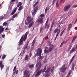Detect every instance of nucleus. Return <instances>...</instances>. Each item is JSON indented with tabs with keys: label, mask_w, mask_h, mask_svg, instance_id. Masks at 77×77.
I'll return each mask as SVG.
<instances>
[{
	"label": "nucleus",
	"mask_w": 77,
	"mask_h": 77,
	"mask_svg": "<svg viewBox=\"0 0 77 77\" xmlns=\"http://www.w3.org/2000/svg\"><path fill=\"white\" fill-rule=\"evenodd\" d=\"M36 67H38L36 69V71H38V72L36 73V74L35 75V77H38V75H40L41 74L42 72V69L40 70V69H41V66H42V64H41V61H40L37 63V64L35 66Z\"/></svg>",
	"instance_id": "1"
},
{
	"label": "nucleus",
	"mask_w": 77,
	"mask_h": 77,
	"mask_svg": "<svg viewBox=\"0 0 77 77\" xmlns=\"http://www.w3.org/2000/svg\"><path fill=\"white\" fill-rule=\"evenodd\" d=\"M29 33V32L28 31L24 35H23L21 37V39L18 42V45L19 46H20V45H21L23 42V41L24 42L26 40V39H27V35H28Z\"/></svg>",
	"instance_id": "2"
},
{
	"label": "nucleus",
	"mask_w": 77,
	"mask_h": 77,
	"mask_svg": "<svg viewBox=\"0 0 77 77\" xmlns=\"http://www.w3.org/2000/svg\"><path fill=\"white\" fill-rule=\"evenodd\" d=\"M50 69H51V67L47 68V66H45L43 70H42V72H45V77H48L50 75V73H48V72H50Z\"/></svg>",
	"instance_id": "3"
},
{
	"label": "nucleus",
	"mask_w": 77,
	"mask_h": 77,
	"mask_svg": "<svg viewBox=\"0 0 77 77\" xmlns=\"http://www.w3.org/2000/svg\"><path fill=\"white\" fill-rule=\"evenodd\" d=\"M37 53L35 54V56H39V57H38L39 59L40 60H42L43 58H44V56H41V53H42V49L41 48H39L37 50Z\"/></svg>",
	"instance_id": "4"
},
{
	"label": "nucleus",
	"mask_w": 77,
	"mask_h": 77,
	"mask_svg": "<svg viewBox=\"0 0 77 77\" xmlns=\"http://www.w3.org/2000/svg\"><path fill=\"white\" fill-rule=\"evenodd\" d=\"M31 18V17L28 16L27 17V19L25 21V23L26 25H27V24H30L31 22V21H32L33 20V17H32Z\"/></svg>",
	"instance_id": "5"
},
{
	"label": "nucleus",
	"mask_w": 77,
	"mask_h": 77,
	"mask_svg": "<svg viewBox=\"0 0 77 77\" xmlns=\"http://www.w3.org/2000/svg\"><path fill=\"white\" fill-rule=\"evenodd\" d=\"M23 75H24L23 77H29L30 74H29V72L28 70H25L23 72Z\"/></svg>",
	"instance_id": "6"
},
{
	"label": "nucleus",
	"mask_w": 77,
	"mask_h": 77,
	"mask_svg": "<svg viewBox=\"0 0 77 77\" xmlns=\"http://www.w3.org/2000/svg\"><path fill=\"white\" fill-rule=\"evenodd\" d=\"M38 6H37L34 8V10L32 12V15L33 16V17H34L35 15V14H36L37 11H38Z\"/></svg>",
	"instance_id": "7"
},
{
	"label": "nucleus",
	"mask_w": 77,
	"mask_h": 77,
	"mask_svg": "<svg viewBox=\"0 0 77 77\" xmlns=\"http://www.w3.org/2000/svg\"><path fill=\"white\" fill-rule=\"evenodd\" d=\"M36 22H38L40 24H42L43 22H44V20H43V18L42 17L41 18H39L37 20H36Z\"/></svg>",
	"instance_id": "8"
},
{
	"label": "nucleus",
	"mask_w": 77,
	"mask_h": 77,
	"mask_svg": "<svg viewBox=\"0 0 77 77\" xmlns=\"http://www.w3.org/2000/svg\"><path fill=\"white\" fill-rule=\"evenodd\" d=\"M70 7H71V5H70L65 6L64 8V11H68V10H69V9L70 8Z\"/></svg>",
	"instance_id": "9"
},
{
	"label": "nucleus",
	"mask_w": 77,
	"mask_h": 77,
	"mask_svg": "<svg viewBox=\"0 0 77 77\" xmlns=\"http://www.w3.org/2000/svg\"><path fill=\"white\" fill-rule=\"evenodd\" d=\"M65 64L63 65L61 67V68L60 69V71L61 72H64L65 71Z\"/></svg>",
	"instance_id": "10"
},
{
	"label": "nucleus",
	"mask_w": 77,
	"mask_h": 77,
	"mask_svg": "<svg viewBox=\"0 0 77 77\" xmlns=\"http://www.w3.org/2000/svg\"><path fill=\"white\" fill-rule=\"evenodd\" d=\"M3 31H4L3 26H0V34H2V33Z\"/></svg>",
	"instance_id": "11"
},
{
	"label": "nucleus",
	"mask_w": 77,
	"mask_h": 77,
	"mask_svg": "<svg viewBox=\"0 0 77 77\" xmlns=\"http://www.w3.org/2000/svg\"><path fill=\"white\" fill-rule=\"evenodd\" d=\"M60 29H59V32H57V34L56 36V37L54 39V41H56V39H57V37L58 36V35H59V33H60Z\"/></svg>",
	"instance_id": "12"
},
{
	"label": "nucleus",
	"mask_w": 77,
	"mask_h": 77,
	"mask_svg": "<svg viewBox=\"0 0 77 77\" xmlns=\"http://www.w3.org/2000/svg\"><path fill=\"white\" fill-rule=\"evenodd\" d=\"M28 45H29V42H28L27 45L25 46V47L24 48V50H25V49H27V50H29V49L30 48V46H28Z\"/></svg>",
	"instance_id": "13"
},
{
	"label": "nucleus",
	"mask_w": 77,
	"mask_h": 77,
	"mask_svg": "<svg viewBox=\"0 0 77 77\" xmlns=\"http://www.w3.org/2000/svg\"><path fill=\"white\" fill-rule=\"evenodd\" d=\"M45 29H48V28H49V27H50V24H48V23H45Z\"/></svg>",
	"instance_id": "14"
},
{
	"label": "nucleus",
	"mask_w": 77,
	"mask_h": 77,
	"mask_svg": "<svg viewBox=\"0 0 77 77\" xmlns=\"http://www.w3.org/2000/svg\"><path fill=\"white\" fill-rule=\"evenodd\" d=\"M77 36H75L73 37L72 41V42H71L72 44L73 42H74V41H75V40L76 38H77Z\"/></svg>",
	"instance_id": "15"
},
{
	"label": "nucleus",
	"mask_w": 77,
	"mask_h": 77,
	"mask_svg": "<svg viewBox=\"0 0 77 77\" xmlns=\"http://www.w3.org/2000/svg\"><path fill=\"white\" fill-rule=\"evenodd\" d=\"M74 51H75V48L74 47H73L72 48V50L70 51V53H73Z\"/></svg>",
	"instance_id": "16"
},
{
	"label": "nucleus",
	"mask_w": 77,
	"mask_h": 77,
	"mask_svg": "<svg viewBox=\"0 0 77 77\" xmlns=\"http://www.w3.org/2000/svg\"><path fill=\"white\" fill-rule=\"evenodd\" d=\"M33 24H34V22H33V21H32L30 24L29 25L28 28H30V27H32V26L33 25Z\"/></svg>",
	"instance_id": "17"
},
{
	"label": "nucleus",
	"mask_w": 77,
	"mask_h": 77,
	"mask_svg": "<svg viewBox=\"0 0 77 77\" xmlns=\"http://www.w3.org/2000/svg\"><path fill=\"white\" fill-rule=\"evenodd\" d=\"M21 5H22V3L21 2H20L19 3H18V4L17 5V8H18L20 6H21Z\"/></svg>",
	"instance_id": "18"
},
{
	"label": "nucleus",
	"mask_w": 77,
	"mask_h": 77,
	"mask_svg": "<svg viewBox=\"0 0 77 77\" xmlns=\"http://www.w3.org/2000/svg\"><path fill=\"white\" fill-rule=\"evenodd\" d=\"M48 35H47L45 37V38L43 39V41L42 42H44L45 41L44 40H45H45H47V39H48Z\"/></svg>",
	"instance_id": "19"
},
{
	"label": "nucleus",
	"mask_w": 77,
	"mask_h": 77,
	"mask_svg": "<svg viewBox=\"0 0 77 77\" xmlns=\"http://www.w3.org/2000/svg\"><path fill=\"white\" fill-rule=\"evenodd\" d=\"M38 3H39V2L38 1H37L35 3L34 5H33V8H34L35 7V6H36L37 5H38Z\"/></svg>",
	"instance_id": "20"
},
{
	"label": "nucleus",
	"mask_w": 77,
	"mask_h": 77,
	"mask_svg": "<svg viewBox=\"0 0 77 77\" xmlns=\"http://www.w3.org/2000/svg\"><path fill=\"white\" fill-rule=\"evenodd\" d=\"M52 51V48H49V49L48 50V53H50Z\"/></svg>",
	"instance_id": "21"
},
{
	"label": "nucleus",
	"mask_w": 77,
	"mask_h": 77,
	"mask_svg": "<svg viewBox=\"0 0 77 77\" xmlns=\"http://www.w3.org/2000/svg\"><path fill=\"white\" fill-rule=\"evenodd\" d=\"M59 29H59L58 28L56 29L54 31V33H56V32H57V31H58V32H59Z\"/></svg>",
	"instance_id": "22"
},
{
	"label": "nucleus",
	"mask_w": 77,
	"mask_h": 77,
	"mask_svg": "<svg viewBox=\"0 0 77 77\" xmlns=\"http://www.w3.org/2000/svg\"><path fill=\"white\" fill-rule=\"evenodd\" d=\"M64 44H65V41H63L62 42L60 46V47H62V46H63V45Z\"/></svg>",
	"instance_id": "23"
},
{
	"label": "nucleus",
	"mask_w": 77,
	"mask_h": 77,
	"mask_svg": "<svg viewBox=\"0 0 77 77\" xmlns=\"http://www.w3.org/2000/svg\"><path fill=\"white\" fill-rule=\"evenodd\" d=\"M29 58V55H27L25 58V60H28V58Z\"/></svg>",
	"instance_id": "24"
},
{
	"label": "nucleus",
	"mask_w": 77,
	"mask_h": 77,
	"mask_svg": "<svg viewBox=\"0 0 77 77\" xmlns=\"http://www.w3.org/2000/svg\"><path fill=\"white\" fill-rule=\"evenodd\" d=\"M18 15V14H16L13 15L12 16V17L13 18H15L16 17H17V16Z\"/></svg>",
	"instance_id": "25"
},
{
	"label": "nucleus",
	"mask_w": 77,
	"mask_h": 77,
	"mask_svg": "<svg viewBox=\"0 0 77 77\" xmlns=\"http://www.w3.org/2000/svg\"><path fill=\"white\" fill-rule=\"evenodd\" d=\"M46 49H48V47H46L45 48V49L44 50L45 53H48V50H46Z\"/></svg>",
	"instance_id": "26"
},
{
	"label": "nucleus",
	"mask_w": 77,
	"mask_h": 77,
	"mask_svg": "<svg viewBox=\"0 0 77 77\" xmlns=\"http://www.w3.org/2000/svg\"><path fill=\"white\" fill-rule=\"evenodd\" d=\"M35 43V40H34L32 42V47H33V46H34Z\"/></svg>",
	"instance_id": "27"
},
{
	"label": "nucleus",
	"mask_w": 77,
	"mask_h": 77,
	"mask_svg": "<svg viewBox=\"0 0 77 77\" xmlns=\"http://www.w3.org/2000/svg\"><path fill=\"white\" fill-rule=\"evenodd\" d=\"M59 2V1L57 0V2L56 3V8H57V7H59V4H58V2Z\"/></svg>",
	"instance_id": "28"
},
{
	"label": "nucleus",
	"mask_w": 77,
	"mask_h": 77,
	"mask_svg": "<svg viewBox=\"0 0 77 77\" xmlns=\"http://www.w3.org/2000/svg\"><path fill=\"white\" fill-rule=\"evenodd\" d=\"M23 8V6H20V7H19V9L18 10V11H21V10H22Z\"/></svg>",
	"instance_id": "29"
},
{
	"label": "nucleus",
	"mask_w": 77,
	"mask_h": 77,
	"mask_svg": "<svg viewBox=\"0 0 77 77\" xmlns=\"http://www.w3.org/2000/svg\"><path fill=\"white\" fill-rule=\"evenodd\" d=\"M75 64L74 63H72V70H74V66H75Z\"/></svg>",
	"instance_id": "30"
},
{
	"label": "nucleus",
	"mask_w": 77,
	"mask_h": 77,
	"mask_svg": "<svg viewBox=\"0 0 77 77\" xmlns=\"http://www.w3.org/2000/svg\"><path fill=\"white\" fill-rule=\"evenodd\" d=\"M47 11H48V7H47L45 10V14H47Z\"/></svg>",
	"instance_id": "31"
},
{
	"label": "nucleus",
	"mask_w": 77,
	"mask_h": 77,
	"mask_svg": "<svg viewBox=\"0 0 77 77\" xmlns=\"http://www.w3.org/2000/svg\"><path fill=\"white\" fill-rule=\"evenodd\" d=\"M16 0H11V1L10 2V5H12L13 3V2H15Z\"/></svg>",
	"instance_id": "32"
},
{
	"label": "nucleus",
	"mask_w": 77,
	"mask_h": 77,
	"mask_svg": "<svg viewBox=\"0 0 77 77\" xmlns=\"http://www.w3.org/2000/svg\"><path fill=\"white\" fill-rule=\"evenodd\" d=\"M29 67L30 68H33V67H34V65L32 64L31 65H30L29 66Z\"/></svg>",
	"instance_id": "33"
},
{
	"label": "nucleus",
	"mask_w": 77,
	"mask_h": 77,
	"mask_svg": "<svg viewBox=\"0 0 77 77\" xmlns=\"http://www.w3.org/2000/svg\"><path fill=\"white\" fill-rule=\"evenodd\" d=\"M54 20H53V21L52 22L51 25V27H53V26H54Z\"/></svg>",
	"instance_id": "34"
},
{
	"label": "nucleus",
	"mask_w": 77,
	"mask_h": 77,
	"mask_svg": "<svg viewBox=\"0 0 77 77\" xmlns=\"http://www.w3.org/2000/svg\"><path fill=\"white\" fill-rule=\"evenodd\" d=\"M11 30V28H9L8 27V26L7 28H6L5 29L6 32H7V30Z\"/></svg>",
	"instance_id": "35"
},
{
	"label": "nucleus",
	"mask_w": 77,
	"mask_h": 77,
	"mask_svg": "<svg viewBox=\"0 0 77 77\" xmlns=\"http://www.w3.org/2000/svg\"><path fill=\"white\" fill-rule=\"evenodd\" d=\"M15 12H16V11H15V10L13 11L11 13V15H13L14 14H15Z\"/></svg>",
	"instance_id": "36"
},
{
	"label": "nucleus",
	"mask_w": 77,
	"mask_h": 77,
	"mask_svg": "<svg viewBox=\"0 0 77 77\" xmlns=\"http://www.w3.org/2000/svg\"><path fill=\"white\" fill-rule=\"evenodd\" d=\"M6 56L5 55H3L2 57V59H4L6 58Z\"/></svg>",
	"instance_id": "37"
},
{
	"label": "nucleus",
	"mask_w": 77,
	"mask_h": 77,
	"mask_svg": "<svg viewBox=\"0 0 77 77\" xmlns=\"http://www.w3.org/2000/svg\"><path fill=\"white\" fill-rule=\"evenodd\" d=\"M8 24V23L6 22H4L3 24V26H6V25H7Z\"/></svg>",
	"instance_id": "38"
},
{
	"label": "nucleus",
	"mask_w": 77,
	"mask_h": 77,
	"mask_svg": "<svg viewBox=\"0 0 77 77\" xmlns=\"http://www.w3.org/2000/svg\"><path fill=\"white\" fill-rule=\"evenodd\" d=\"M4 18V17L3 16H1L0 18V20H3Z\"/></svg>",
	"instance_id": "39"
},
{
	"label": "nucleus",
	"mask_w": 77,
	"mask_h": 77,
	"mask_svg": "<svg viewBox=\"0 0 77 77\" xmlns=\"http://www.w3.org/2000/svg\"><path fill=\"white\" fill-rule=\"evenodd\" d=\"M16 68H17V66H15L14 67V69H13V71H16L15 69H16Z\"/></svg>",
	"instance_id": "40"
},
{
	"label": "nucleus",
	"mask_w": 77,
	"mask_h": 77,
	"mask_svg": "<svg viewBox=\"0 0 77 77\" xmlns=\"http://www.w3.org/2000/svg\"><path fill=\"white\" fill-rule=\"evenodd\" d=\"M0 67L2 69H3L4 68V65L3 64L2 65L0 66Z\"/></svg>",
	"instance_id": "41"
},
{
	"label": "nucleus",
	"mask_w": 77,
	"mask_h": 77,
	"mask_svg": "<svg viewBox=\"0 0 77 77\" xmlns=\"http://www.w3.org/2000/svg\"><path fill=\"white\" fill-rule=\"evenodd\" d=\"M43 29V27H41L40 29V33H41V32H42V29Z\"/></svg>",
	"instance_id": "42"
},
{
	"label": "nucleus",
	"mask_w": 77,
	"mask_h": 77,
	"mask_svg": "<svg viewBox=\"0 0 77 77\" xmlns=\"http://www.w3.org/2000/svg\"><path fill=\"white\" fill-rule=\"evenodd\" d=\"M40 16L42 17H42H44V14H41L40 15Z\"/></svg>",
	"instance_id": "43"
},
{
	"label": "nucleus",
	"mask_w": 77,
	"mask_h": 77,
	"mask_svg": "<svg viewBox=\"0 0 77 77\" xmlns=\"http://www.w3.org/2000/svg\"><path fill=\"white\" fill-rule=\"evenodd\" d=\"M49 46H50V47H52V48H53L54 47L53 45H52L51 44L50 45H49Z\"/></svg>",
	"instance_id": "44"
},
{
	"label": "nucleus",
	"mask_w": 77,
	"mask_h": 77,
	"mask_svg": "<svg viewBox=\"0 0 77 77\" xmlns=\"http://www.w3.org/2000/svg\"><path fill=\"white\" fill-rule=\"evenodd\" d=\"M49 20H50V18H49V17H48V18H47V20L46 23H48V21H49Z\"/></svg>",
	"instance_id": "45"
},
{
	"label": "nucleus",
	"mask_w": 77,
	"mask_h": 77,
	"mask_svg": "<svg viewBox=\"0 0 77 77\" xmlns=\"http://www.w3.org/2000/svg\"><path fill=\"white\" fill-rule=\"evenodd\" d=\"M69 27H71H71H72V24H69Z\"/></svg>",
	"instance_id": "46"
},
{
	"label": "nucleus",
	"mask_w": 77,
	"mask_h": 77,
	"mask_svg": "<svg viewBox=\"0 0 77 77\" xmlns=\"http://www.w3.org/2000/svg\"><path fill=\"white\" fill-rule=\"evenodd\" d=\"M5 35L3 34L2 35V37L3 38H5Z\"/></svg>",
	"instance_id": "47"
},
{
	"label": "nucleus",
	"mask_w": 77,
	"mask_h": 77,
	"mask_svg": "<svg viewBox=\"0 0 77 77\" xmlns=\"http://www.w3.org/2000/svg\"><path fill=\"white\" fill-rule=\"evenodd\" d=\"M32 53L30 52L29 54V57H31L32 56Z\"/></svg>",
	"instance_id": "48"
},
{
	"label": "nucleus",
	"mask_w": 77,
	"mask_h": 77,
	"mask_svg": "<svg viewBox=\"0 0 77 77\" xmlns=\"http://www.w3.org/2000/svg\"><path fill=\"white\" fill-rule=\"evenodd\" d=\"M71 74V71H69L68 73V75H70Z\"/></svg>",
	"instance_id": "49"
},
{
	"label": "nucleus",
	"mask_w": 77,
	"mask_h": 77,
	"mask_svg": "<svg viewBox=\"0 0 77 77\" xmlns=\"http://www.w3.org/2000/svg\"><path fill=\"white\" fill-rule=\"evenodd\" d=\"M16 73V71L15 70V71H14V72H13V75H15V74Z\"/></svg>",
	"instance_id": "50"
},
{
	"label": "nucleus",
	"mask_w": 77,
	"mask_h": 77,
	"mask_svg": "<svg viewBox=\"0 0 77 77\" xmlns=\"http://www.w3.org/2000/svg\"><path fill=\"white\" fill-rule=\"evenodd\" d=\"M71 27H69V26L68 27V29H67V30H70V29H71Z\"/></svg>",
	"instance_id": "51"
},
{
	"label": "nucleus",
	"mask_w": 77,
	"mask_h": 77,
	"mask_svg": "<svg viewBox=\"0 0 77 77\" xmlns=\"http://www.w3.org/2000/svg\"><path fill=\"white\" fill-rule=\"evenodd\" d=\"M2 63H3V62L2 61H0V66H1V65H2Z\"/></svg>",
	"instance_id": "52"
},
{
	"label": "nucleus",
	"mask_w": 77,
	"mask_h": 77,
	"mask_svg": "<svg viewBox=\"0 0 77 77\" xmlns=\"http://www.w3.org/2000/svg\"><path fill=\"white\" fill-rule=\"evenodd\" d=\"M63 32H61V34L60 35V36H62V35H63Z\"/></svg>",
	"instance_id": "53"
},
{
	"label": "nucleus",
	"mask_w": 77,
	"mask_h": 77,
	"mask_svg": "<svg viewBox=\"0 0 77 77\" xmlns=\"http://www.w3.org/2000/svg\"><path fill=\"white\" fill-rule=\"evenodd\" d=\"M17 9H18V8L17 7H16L14 10L16 11H17Z\"/></svg>",
	"instance_id": "54"
},
{
	"label": "nucleus",
	"mask_w": 77,
	"mask_h": 77,
	"mask_svg": "<svg viewBox=\"0 0 77 77\" xmlns=\"http://www.w3.org/2000/svg\"><path fill=\"white\" fill-rule=\"evenodd\" d=\"M72 61H73V60H71L69 64H71V63H72Z\"/></svg>",
	"instance_id": "55"
},
{
	"label": "nucleus",
	"mask_w": 77,
	"mask_h": 77,
	"mask_svg": "<svg viewBox=\"0 0 77 77\" xmlns=\"http://www.w3.org/2000/svg\"><path fill=\"white\" fill-rule=\"evenodd\" d=\"M55 1H56V0H53V3H52L53 5L54 4V2Z\"/></svg>",
	"instance_id": "56"
},
{
	"label": "nucleus",
	"mask_w": 77,
	"mask_h": 77,
	"mask_svg": "<svg viewBox=\"0 0 77 77\" xmlns=\"http://www.w3.org/2000/svg\"><path fill=\"white\" fill-rule=\"evenodd\" d=\"M53 28V27L51 26V29H50V31H51V30H52V28Z\"/></svg>",
	"instance_id": "57"
},
{
	"label": "nucleus",
	"mask_w": 77,
	"mask_h": 77,
	"mask_svg": "<svg viewBox=\"0 0 77 77\" xmlns=\"http://www.w3.org/2000/svg\"><path fill=\"white\" fill-rule=\"evenodd\" d=\"M77 5H74L73 6V8H77Z\"/></svg>",
	"instance_id": "58"
},
{
	"label": "nucleus",
	"mask_w": 77,
	"mask_h": 77,
	"mask_svg": "<svg viewBox=\"0 0 77 77\" xmlns=\"http://www.w3.org/2000/svg\"><path fill=\"white\" fill-rule=\"evenodd\" d=\"M26 51H25V49H24L23 51V53H25Z\"/></svg>",
	"instance_id": "59"
},
{
	"label": "nucleus",
	"mask_w": 77,
	"mask_h": 77,
	"mask_svg": "<svg viewBox=\"0 0 77 77\" xmlns=\"http://www.w3.org/2000/svg\"><path fill=\"white\" fill-rule=\"evenodd\" d=\"M61 32L63 33L65 32V30H63Z\"/></svg>",
	"instance_id": "60"
},
{
	"label": "nucleus",
	"mask_w": 77,
	"mask_h": 77,
	"mask_svg": "<svg viewBox=\"0 0 77 77\" xmlns=\"http://www.w3.org/2000/svg\"><path fill=\"white\" fill-rule=\"evenodd\" d=\"M18 70H17L16 72V74H18Z\"/></svg>",
	"instance_id": "61"
},
{
	"label": "nucleus",
	"mask_w": 77,
	"mask_h": 77,
	"mask_svg": "<svg viewBox=\"0 0 77 77\" xmlns=\"http://www.w3.org/2000/svg\"><path fill=\"white\" fill-rule=\"evenodd\" d=\"M51 72H53V69H51Z\"/></svg>",
	"instance_id": "62"
},
{
	"label": "nucleus",
	"mask_w": 77,
	"mask_h": 77,
	"mask_svg": "<svg viewBox=\"0 0 77 77\" xmlns=\"http://www.w3.org/2000/svg\"><path fill=\"white\" fill-rule=\"evenodd\" d=\"M67 69V67H66L65 68V66H64V69H65V70H66Z\"/></svg>",
	"instance_id": "63"
},
{
	"label": "nucleus",
	"mask_w": 77,
	"mask_h": 77,
	"mask_svg": "<svg viewBox=\"0 0 77 77\" xmlns=\"http://www.w3.org/2000/svg\"><path fill=\"white\" fill-rule=\"evenodd\" d=\"M77 18L76 19V20L75 22V23H76L77 22Z\"/></svg>",
	"instance_id": "64"
}]
</instances>
